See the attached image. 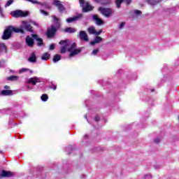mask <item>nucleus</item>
I'll list each match as a JSON object with an SVG mask.
<instances>
[{"label":"nucleus","instance_id":"1","mask_svg":"<svg viewBox=\"0 0 179 179\" xmlns=\"http://www.w3.org/2000/svg\"><path fill=\"white\" fill-rule=\"evenodd\" d=\"M62 45L60 49L61 54H65L66 52H70L69 58L78 55L80 52V49H76L75 43L71 44L69 40H64L59 42Z\"/></svg>","mask_w":179,"mask_h":179},{"label":"nucleus","instance_id":"2","mask_svg":"<svg viewBox=\"0 0 179 179\" xmlns=\"http://www.w3.org/2000/svg\"><path fill=\"white\" fill-rule=\"evenodd\" d=\"M24 33L23 29L22 28H15L13 27H9L4 30L3 34V40H8L10 38V36H12V33Z\"/></svg>","mask_w":179,"mask_h":179},{"label":"nucleus","instance_id":"3","mask_svg":"<svg viewBox=\"0 0 179 179\" xmlns=\"http://www.w3.org/2000/svg\"><path fill=\"white\" fill-rule=\"evenodd\" d=\"M10 15L11 16H13V17H26V16H29V12L17 10L15 11H12L10 13Z\"/></svg>","mask_w":179,"mask_h":179},{"label":"nucleus","instance_id":"4","mask_svg":"<svg viewBox=\"0 0 179 179\" xmlns=\"http://www.w3.org/2000/svg\"><path fill=\"white\" fill-rule=\"evenodd\" d=\"M79 3L83 8V12H89L93 10V6H92L89 2H85V0H79Z\"/></svg>","mask_w":179,"mask_h":179},{"label":"nucleus","instance_id":"5","mask_svg":"<svg viewBox=\"0 0 179 179\" xmlns=\"http://www.w3.org/2000/svg\"><path fill=\"white\" fill-rule=\"evenodd\" d=\"M99 12H101L102 15H103V16H106V17H109V16H111V15H113L114 12L110 8H99Z\"/></svg>","mask_w":179,"mask_h":179},{"label":"nucleus","instance_id":"6","mask_svg":"<svg viewBox=\"0 0 179 179\" xmlns=\"http://www.w3.org/2000/svg\"><path fill=\"white\" fill-rule=\"evenodd\" d=\"M27 2H31V3H38V5H41V6H43L45 9H50L51 8V6L48 4V3H41L38 2L37 0H25Z\"/></svg>","mask_w":179,"mask_h":179},{"label":"nucleus","instance_id":"7","mask_svg":"<svg viewBox=\"0 0 179 179\" xmlns=\"http://www.w3.org/2000/svg\"><path fill=\"white\" fill-rule=\"evenodd\" d=\"M52 5L57 6L60 12L65 10V8H64L62 2H61L59 0H53Z\"/></svg>","mask_w":179,"mask_h":179},{"label":"nucleus","instance_id":"8","mask_svg":"<svg viewBox=\"0 0 179 179\" xmlns=\"http://www.w3.org/2000/svg\"><path fill=\"white\" fill-rule=\"evenodd\" d=\"M22 27L23 29H25V30H27V31H33V27H31V24H30L29 22L26 21L22 22Z\"/></svg>","mask_w":179,"mask_h":179},{"label":"nucleus","instance_id":"9","mask_svg":"<svg viewBox=\"0 0 179 179\" xmlns=\"http://www.w3.org/2000/svg\"><path fill=\"white\" fill-rule=\"evenodd\" d=\"M40 82H41V80H40V78L37 77H33V78H29L27 80V83H31V85H36V83H40Z\"/></svg>","mask_w":179,"mask_h":179},{"label":"nucleus","instance_id":"10","mask_svg":"<svg viewBox=\"0 0 179 179\" xmlns=\"http://www.w3.org/2000/svg\"><path fill=\"white\" fill-rule=\"evenodd\" d=\"M87 31L90 34H95L96 36H100L103 31L100 30L99 31H96V29H94V27H90L88 28Z\"/></svg>","mask_w":179,"mask_h":179},{"label":"nucleus","instance_id":"11","mask_svg":"<svg viewBox=\"0 0 179 179\" xmlns=\"http://www.w3.org/2000/svg\"><path fill=\"white\" fill-rule=\"evenodd\" d=\"M57 31V29L55 27H51V28H48L47 32L48 37H54L55 36V32Z\"/></svg>","mask_w":179,"mask_h":179},{"label":"nucleus","instance_id":"12","mask_svg":"<svg viewBox=\"0 0 179 179\" xmlns=\"http://www.w3.org/2000/svg\"><path fill=\"white\" fill-rule=\"evenodd\" d=\"M25 41L27 45H28L29 47H33V45L34 44V41L33 40V38L28 36H27Z\"/></svg>","mask_w":179,"mask_h":179},{"label":"nucleus","instance_id":"13","mask_svg":"<svg viewBox=\"0 0 179 179\" xmlns=\"http://www.w3.org/2000/svg\"><path fill=\"white\" fill-rule=\"evenodd\" d=\"M80 38L84 40V41H89V38H87V34L85 31H81L80 32Z\"/></svg>","mask_w":179,"mask_h":179},{"label":"nucleus","instance_id":"14","mask_svg":"<svg viewBox=\"0 0 179 179\" xmlns=\"http://www.w3.org/2000/svg\"><path fill=\"white\" fill-rule=\"evenodd\" d=\"M13 176V172L8 171H3L1 173V177H12Z\"/></svg>","mask_w":179,"mask_h":179},{"label":"nucleus","instance_id":"15","mask_svg":"<svg viewBox=\"0 0 179 179\" xmlns=\"http://www.w3.org/2000/svg\"><path fill=\"white\" fill-rule=\"evenodd\" d=\"M31 37L38 41V45H43V39L38 38L37 35L31 34Z\"/></svg>","mask_w":179,"mask_h":179},{"label":"nucleus","instance_id":"16","mask_svg":"<svg viewBox=\"0 0 179 179\" xmlns=\"http://www.w3.org/2000/svg\"><path fill=\"white\" fill-rule=\"evenodd\" d=\"M101 40H103L101 37L96 36V38L90 43V44L91 45H94V44H98V43H101Z\"/></svg>","mask_w":179,"mask_h":179},{"label":"nucleus","instance_id":"17","mask_svg":"<svg viewBox=\"0 0 179 179\" xmlns=\"http://www.w3.org/2000/svg\"><path fill=\"white\" fill-rule=\"evenodd\" d=\"M93 19L94 20H95L96 24H98L99 26H100V24H103V20H101V19L99 18V17H97V15H94L93 16Z\"/></svg>","mask_w":179,"mask_h":179},{"label":"nucleus","instance_id":"18","mask_svg":"<svg viewBox=\"0 0 179 179\" xmlns=\"http://www.w3.org/2000/svg\"><path fill=\"white\" fill-rule=\"evenodd\" d=\"M12 90H4L1 91V94H2V96H12Z\"/></svg>","mask_w":179,"mask_h":179},{"label":"nucleus","instance_id":"19","mask_svg":"<svg viewBox=\"0 0 179 179\" xmlns=\"http://www.w3.org/2000/svg\"><path fill=\"white\" fill-rule=\"evenodd\" d=\"M28 61L29 62H36V53L35 52L31 53V56L28 59Z\"/></svg>","mask_w":179,"mask_h":179},{"label":"nucleus","instance_id":"20","mask_svg":"<svg viewBox=\"0 0 179 179\" xmlns=\"http://www.w3.org/2000/svg\"><path fill=\"white\" fill-rule=\"evenodd\" d=\"M78 19H79V17H78V16L71 17L67 18L66 22H67V23H72V22H76V20H78Z\"/></svg>","mask_w":179,"mask_h":179},{"label":"nucleus","instance_id":"21","mask_svg":"<svg viewBox=\"0 0 179 179\" xmlns=\"http://www.w3.org/2000/svg\"><path fill=\"white\" fill-rule=\"evenodd\" d=\"M50 57H51V55L48 52H45L41 57V59H43L44 61H48V59H50Z\"/></svg>","mask_w":179,"mask_h":179},{"label":"nucleus","instance_id":"22","mask_svg":"<svg viewBox=\"0 0 179 179\" xmlns=\"http://www.w3.org/2000/svg\"><path fill=\"white\" fill-rule=\"evenodd\" d=\"M64 31H66V33H75V31H76V29L75 28H72V27H69L66 28Z\"/></svg>","mask_w":179,"mask_h":179},{"label":"nucleus","instance_id":"23","mask_svg":"<svg viewBox=\"0 0 179 179\" xmlns=\"http://www.w3.org/2000/svg\"><path fill=\"white\" fill-rule=\"evenodd\" d=\"M61 59V55H56L53 57V62H58Z\"/></svg>","mask_w":179,"mask_h":179},{"label":"nucleus","instance_id":"24","mask_svg":"<svg viewBox=\"0 0 179 179\" xmlns=\"http://www.w3.org/2000/svg\"><path fill=\"white\" fill-rule=\"evenodd\" d=\"M41 99L43 101H47L48 100V95L44 94L41 96Z\"/></svg>","mask_w":179,"mask_h":179},{"label":"nucleus","instance_id":"25","mask_svg":"<svg viewBox=\"0 0 179 179\" xmlns=\"http://www.w3.org/2000/svg\"><path fill=\"white\" fill-rule=\"evenodd\" d=\"M30 71L29 69L22 68L19 70V73H24V72H29Z\"/></svg>","mask_w":179,"mask_h":179},{"label":"nucleus","instance_id":"26","mask_svg":"<svg viewBox=\"0 0 179 179\" xmlns=\"http://www.w3.org/2000/svg\"><path fill=\"white\" fill-rule=\"evenodd\" d=\"M17 79H19V77L15 76H10L8 78V80H17Z\"/></svg>","mask_w":179,"mask_h":179},{"label":"nucleus","instance_id":"27","mask_svg":"<svg viewBox=\"0 0 179 179\" xmlns=\"http://www.w3.org/2000/svg\"><path fill=\"white\" fill-rule=\"evenodd\" d=\"M123 0H116L117 8H121V3Z\"/></svg>","mask_w":179,"mask_h":179},{"label":"nucleus","instance_id":"28","mask_svg":"<svg viewBox=\"0 0 179 179\" xmlns=\"http://www.w3.org/2000/svg\"><path fill=\"white\" fill-rule=\"evenodd\" d=\"M12 3H13V0H9L7 1V3H6L5 7L8 8V6H10V5H12Z\"/></svg>","mask_w":179,"mask_h":179},{"label":"nucleus","instance_id":"29","mask_svg":"<svg viewBox=\"0 0 179 179\" xmlns=\"http://www.w3.org/2000/svg\"><path fill=\"white\" fill-rule=\"evenodd\" d=\"M0 48H1V50H3V51H6V46L3 43L0 44Z\"/></svg>","mask_w":179,"mask_h":179},{"label":"nucleus","instance_id":"30","mask_svg":"<svg viewBox=\"0 0 179 179\" xmlns=\"http://www.w3.org/2000/svg\"><path fill=\"white\" fill-rule=\"evenodd\" d=\"M55 44L52 43L50 45L49 47V50H50V51H52V50H55Z\"/></svg>","mask_w":179,"mask_h":179},{"label":"nucleus","instance_id":"31","mask_svg":"<svg viewBox=\"0 0 179 179\" xmlns=\"http://www.w3.org/2000/svg\"><path fill=\"white\" fill-rule=\"evenodd\" d=\"M41 13H42V15H44V16H47L48 15V13H47V11H44L43 10H40Z\"/></svg>","mask_w":179,"mask_h":179},{"label":"nucleus","instance_id":"32","mask_svg":"<svg viewBox=\"0 0 179 179\" xmlns=\"http://www.w3.org/2000/svg\"><path fill=\"white\" fill-rule=\"evenodd\" d=\"M134 13H136V15H141V13H142V12L139 10H134Z\"/></svg>","mask_w":179,"mask_h":179},{"label":"nucleus","instance_id":"33","mask_svg":"<svg viewBox=\"0 0 179 179\" xmlns=\"http://www.w3.org/2000/svg\"><path fill=\"white\" fill-rule=\"evenodd\" d=\"M97 52H99V49L94 50L92 51V55H96V54H97Z\"/></svg>","mask_w":179,"mask_h":179},{"label":"nucleus","instance_id":"34","mask_svg":"<svg viewBox=\"0 0 179 179\" xmlns=\"http://www.w3.org/2000/svg\"><path fill=\"white\" fill-rule=\"evenodd\" d=\"M124 26H125V22H121L120 24V29H122Z\"/></svg>","mask_w":179,"mask_h":179},{"label":"nucleus","instance_id":"35","mask_svg":"<svg viewBox=\"0 0 179 179\" xmlns=\"http://www.w3.org/2000/svg\"><path fill=\"white\" fill-rule=\"evenodd\" d=\"M31 24H33V26H38V24H37V23H36V22H31Z\"/></svg>","mask_w":179,"mask_h":179},{"label":"nucleus","instance_id":"36","mask_svg":"<svg viewBox=\"0 0 179 179\" xmlns=\"http://www.w3.org/2000/svg\"><path fill=\"white\" fill-rule=\"evenodd\" d=\"M52 17H53V20H54L55 22H58V18H57V17L52 16Z\"/></svg>","mask_w":179,"mask_h":179},{"label":"nucleus","instance_id":"37","mask_svg":"<svg viewBox=\"0 0 179 179\" xmlns=\"http://www.w3.org/2000/svg\"><path fill=\"white\" fill-rule=\"evenodd\" d=\"M124 1H125L126 3H127V5L131 3V0H124Z\"/></svg>","mask_w":179,"mask_h":179},{"label":"nucleus","instance_id":"38","mask_svg":"<svg viewBox=\"0 0 179 179\" xmlns=\"http://www.w3.org/2000/svg\"><path fill=\"white\" fill-rule=\"evenodd\" d=\"M153 1V0H152ZM152 1H150V0H149L148 3H150V5H155L154 3H152Z\"/></svg>","mask_w":179,"mask_h":179},{"label":"nucleus","instance_id":"39","mask_svg":"<svg viewBox=\"0 0 179 179\" xmlns=\"http://www.w3.org/2000/svg\"><path fill=\"white\" fill-rule=\"evenodd\" d=\"M155 142L156 143H159L160 142V139H155Z\"/></svg>","mask_w":179,"mask_h":179},{"label":"nucleus","instance_id":"40","mask_svg":"<svg viewBox=\"0 0 179 179\" xmlns=\"http://www.w3.org/2000/svg\"><path fill=\"white\" fill-rule=\"evenodd\" d=\"M4 89H9V86L6 85V86L4 87Z\"/></svg>","mask_w":179,"mask_h":179},{"label":"nucleus","instance_id":"41","mask_svg":"<svg viewBox=\"0 0 179 179\" xmlns=\"http://www.w3.org/2000/svg\"><path fill=\"white\" fill-rule=\"evenodd\" d=\"M57 90V86L55 85V86L53 87V90Z\"/></svg>","mask_w":179,"mask_h":179},{"label":"nucleus","instance_id":"42","mask_svg":"<svg viewBox=\"0 0 179 179\" xmlns=\"http://www.w3.org/2000/svg\"><path fill=\"white\" fill-rule=\"evenodd\" d=\"M95 120H96V121H99V119H97V118H96Z\"/></svg>","mask_w":179,"mask_h":179},{"label":"nucleus","instance_id":"43","mask_svg":"<svg viewBox=\"0 0 179 179\" xmlns=\"http://www.w3.org/2000/svg\"><path fill=\"white\" fill-rule=\"evenodd\" d=\"M31 73H33V71H30Z\"/></svg>","mask_w":179,"mask_h":179},{"label":"nucleus","instance_id":"44","mask_svg":"<svg viewBox=\"0 0 179 179\" xmlns=\"http://www.w3.org/2000/svg\"><path fill=\"white\" fill-rule=\"evenodd\" d=\"M95 1V2H98L99 1H97V0H94Z\"/></svg>","mask_w":179,"mask_h":179},{"label":"nucleus","instance_id":"45","mask_svg":"<svg viewBox=\"0 0 179 179\" xmlns=\"http://www.w3.org/2000/svg\"><path fill=\"white\" fill-rule=\"evenodd\" d=\"M0 10H1V8H0Z\"/></svg>","mask_w":179,"mask_h":179}]
</instances>
